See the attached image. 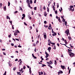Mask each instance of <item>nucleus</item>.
I'll list each match as a JSON object with an SVG mask.
<instances>
[{
  "mask_svg": "<svg viewBox=\"0 0 75 75\" xmlns=\"http://www.w3.org/2000/svg\"><path fill=\"white\" fill-rule=\"evenodd\" d=\"M65 33L67 34V36H68V34H69V30L67 29L66 30H65Z\"/></svg>",
  "mask_w": 75,
  "mask_h": 75,
  "instance_id": "obj_1",
  "label": "nucleus"
},
{
  "mask_svg": "<svg viewBox=\"0 0 75 75\" xmlns=\"http://www.w3.org/2000/svg\"><path fill=\"white\" fill-rule=\"evenodd\" d=\"M69 52V53H70V54L69 53V54L71 57H73V56H74V55H75V54L71 52Z\"/></svg>",
  "mask_w": 75,
  "mask_h": 75,
  "instance_id": "obj_2",
  "label": "nucleus"
},
{
  "mask_svg": "<svg viewBox=\"0 0 75 75\" xmlns=\"http://www.w3.org/2000/svg\"><path fill=\"white\" fill-rule=\"evenodd\" d=\"M48 29L49 30H51V29H52V27H51V24H49V27H48Z\"/></svg>",
  "mask_w": 75,
  "mask_h": 75,
  "instance_id": "obj_3",
  "label": "nucleus"
},
{
  "mask_svg": "<svg viewBox=\"0 0 75 75\" xmlns=\"http://www.w3.org/2000/svg\"><path fill=\"white\" fill-rule=\"evenodd\" d=\"M70 11H72V8H74V6L71 5L70 6Z\"/></svg>",
  "mask_w": 75,
  "mask_h": 75,
  "instance_id": "obj_4",
  "label": "nucleus"
},
{
  "mask_svg": "<svg viewBox=\"0 0 75 75\" xmlns=\"http://www.w3.org/2000/svg\"><path fill=\"white\" fill-rule=\"evenodd\" d=\"M43 35H44V38H45L46 39L47 38V35H46V33H43Z\"/></svg>",
  "mask_w": 75,
  "mask_h": 75,
  "instance_id": "obj_5",
  "label": "nucleus"
},
{
  "mask_svg": "<svg viewBox=\"0 0 75 75\" xmlns=\"http://www.w3.org/2000/svg\"><path fill=\"white\" fill-rule=\"evenodd\" d=\"M61 68H62V69H64V68H65V66H62V65H61Z\"/></svg>",
  "mask_w": 75,
  "mask_h": 75,
  "instance_id": "obj_6",
  "label": "nucleus"
},
{
  "mask_svg": "<svg viewBox=\"0 0 75 75\" xmlns=\"http://www.w3.org/2000/svg\"><path fill=\"white\" fill-rule=\"evenodd\" d=\"M51 49V48L50 47H49L48 48L47 50L50 51Z\"/></svg>",
  "mask_w": 75,
  "mask_h": 75,
  "instance_id": "obj_7",
  "label": "nucleus"
},
{
  "mask_svg": "<svg viewBox=\"0 0 75 75\" xmlns=\"http://www.w3.org/2000/svg\"><path fill=\"white\" fill-rule=\"evenodd\" d=\"M44 13V16H47V12H45Z\"/></svg>",
  "mask_w": 75,
  "mask_h": 75,
  "instance_id": "obj_8",
  "label": "nucleus"
},
{
  "mask_svg": "<svg viewBox=\"0 0 75 75\" xmlns=\"http://www.w3.org/2000/svg\"><path fill=\"white\" fill-rule=\"evenodd\" d=\"M26 2L28 3V4H30V1L29 0H27Z\"/></svg>",
  "mask_w": 75,
  "mask_h": 75,
  "instance_id": "obj_9",
  "label": "nucleus"
},
{
  "mask_svg": "<svg viewBox=\"0 0 75 75\" xmlns=\"http://www.w3.org/2000/svg\"><path fill=\"white\" fill-rule=\"evenodd\" d=\"M46 58H48V55H49V54H46Z\"/></svg>",
  "mask_w": 75,
  "mask_h": 75,
  "instance_id": "obj_10",
  "label": "nucleus"
},
{
  "mask_svg": "<svg viewBox=\"0 0 75 75\" xmlns=\"http://www.w3.org/2000/svg\"><path fill=\"white\" fill-rule=\"evenodd\" d=\"M64 42H65L66 44H68V43L67 42V40H64Z\"/></svg>",
  "mask_w": 75,
  "mask_h": 75,
  "instance_id": "obj_11",
  "label": "nucleus"
},
{
  "mask_svg": "<svg viewBox=\"0 0 75 75\" xmlns=\"http://www.w3.org/2000/svg\"><path fill=\"white\" fill-rule=\"evenodd\" d=\"M16 69V67H15L13 68V70L14 71H15V70Z\"/></svg>",
  "mask_w": 75,
  "mask_h": 75,
  "instance_id": "obj_12",
  "label": "nucleus"
},
{
  "mask_svg": "<svg viewBox=\"0 0 75 75\" xmlns=\"http://www.w3.org/2000/svg\"><path fill=\"white\" fill-rule=\"evenodd\" d=\"M4 8V11H6V6H5Z\"/></svg>",
  "mask_w": 75,
  "mask_h": 75,
  "instance_id": "obj_13",
  "label": "nucleus"
},
{
  "mask_svg": "<svg viewBox=\"0 0 75 75\" xmlns=\"http://www.w3.org/2000/svg\"><path fill=\"white\" fill-rule=\"evenodd\" d=\"M62 21H63V22H65V19H64V18H63L62 20Z\"/></svg>",
  "mask_w": 75,
  "mask_h": 75,
  "instance_id": "obj_14",
  "label": "nucleus"
},
{
  "mask_svg": "<svg viewBox=\"0 0 75 75\" xmlns=\"http://www.w3.org/2000/svg\"><path fill=\"white\" fill-rule=\"evenodd\" d=\"M53 10L54 11H55V6H53Z\"/></svg>",
  "mask_w": 75,
  "mask_h": 75,
  "instance_id": "obj_15",
  "label": "nucleus"
},
{
  "mask_svg": "<svg viewBox=\"0 0 75 75\" xmlns=\"http://www.w3.org/2000/svg\"><path fill=\"white\" fill-rule=\"evenodd\" d=\"M30 4H28V6L29 7H31V6H30Z\"/></svg>",
  "mask_w": 75,
  "mask_h": 75,
  "instance_id": "obj_16",
  "label": "nucleus"
},
{
  "mask_svg": "<svg viewBox=\"0 0 75 75\" xmlns=\"http://www.w3.org/2000/svg\"><path fill=\"white\" fill-rule=\"evenodd\" d=\"M48 66L49 67H50V68H51V69L52 68V66H51L50 65H48Z\"/></svg>",
  "mask_w": 75,
  "mask_h": 75,
  "instance_id": "obj_17",
  "label": "nucleus"
},
{
  "mask_svg": "<svg viewBox=\"0 0 75 75\" xmlns=\"http://www.w3.org/2000/svg\"><path fill=\"white\" fill-rule=\"evenodd\" d=\"M21 64H22V61H21L19 63V65H21Z\"/></svg>",
  "mask_w": 75,
  "mask_h": 75,
  "instance_id": "obj_18",
  "label": "nucleus"
},
{
  "mask_svg": "<svg viewBox=\"0 0 75 75\" xmlns=\"http://www.w3.org/2000/svg\"><path fill=\"white\" fill-rule=\"evenodd\" d=\"M68 39H69V40H71V38L70 36H69L68 38Z\"/></svg>",
  "mask_w": 75,
  "mask_h": 75,
  "instance_id": "obj_19",
  "label": "nucleus"
},
{
  "mask_svg": "<svg viewBox=\"0 0 75 75\" xmlns=\"http://www.w3.org/2000/svg\"><path fill=\"white\" fill-rule=\"evenodd\" d=\"M30 4H32L33 3V1H32V0H30Z\"/></svg>",
  "mask_w": 75,
  "mask_h": 75,
  "instance_id": "obj_20",
  "label": "nucleus"
},
{
  "mask_svg": "<svg viewBox=\"0 0 75 75\" xmlns=\"http://www.w3.org/2000/svg\"><path fill=\"white\" fill-rule=\"evenodd\" d=\"M17 31H16V32L14 33V35H17Z\"/></svg>",
  "mask_w": 75,
  "mask_h": 75,
  "instance_id": "obj_21",
  "label": "nucleus"
},
{
  "mask_svg": "<svg viewBox=\"0 0 75 75\" xmlns=\"http://www.w3.org/2000/svg\"><path fill=\"white\" fill-rule=\"evenodd\" d=\"M8 6H10V2L8 1Z\"/></svg>",
  "mask_w": 75,
  "mask_h": 75,
  "instance_id": "obj_22",
  "label": "nucleus"
},
{
  "mask_svg": "<svg viewBox=\"0 0 75 75\" xmlns=\"http://www.w3.org/2000/svg\"><path fill=\"white\" fill-rule=\"evenodd\" d=\"M19 8H20V10H21V11H22L23 10L22 8H21V6H20Z\"/></svg>",
  "mask_w": 75,
  "mask_h": 75,
  "instance_id": "obj_23",
  "label": "nucleus"
},
{
  "mask_svg": "<svg viewBox=\"0 0 75 75\" xmlns=\"http://www.w3.org/2000/svg\"><path fill=\"white\" fill-rule=\"evenodd\" d=\"M54 64L55 65L57 64V61H56L55 60H54Z\"/></svg>",
  "mask_w": 75,
  "mask_h": 75,
  "instance_id": "obj_24",
  "label": "nucleus"
},
{
  "mask_svg": "<svg viewBox=\"0 0 75 75\" xmlns=\"http://www.w3.org/2000/svg\"><path fill=\"white\" fill-rule=\"evenodd\" d=\"M11 34H10V35H8V37H9V38H11Z\"/></svg>",
  "mask_w": 75,
  "mask_h": 75,
  "instance_id": "obj_25",
  "label": "nucleus"
},
{
  "mask_svg": "<svg viewBox=\"0 0 75 75\" xmlns=\"http://www.w3.org/2000/svg\"><path fill=\"white\" fill-rule=\"evenodd\" d=\"M47 11L48 12V13H49V7H47Z\"/></svg>",
  "mask_w": 75,
  "mask_h": 75,
  "instance_id": "obj_26",
  "label": "nucleus"
},
{
  "mask_svg": "<svg viewBox=\"0 0 75 75\" xmlns=\"http://www.w3.org/2000/svg\"><path fill=\"white\" fill-rule=\"evenodd\" d=\"M22 16L23 17H25V15L24 14H23Z\"/></svg>",
  "mask_w": 75,
  "mask_h": 75,
  "instance_id": "obj_27",
  "label": "nucleus"
},
{
  "mask_svg": "<svg viewBox=\"0 0 75 75\" xmlns=\"http://www.w3.org/2000/svg\"><path fill=\"white\" fill-rule=\"evenodd\" d=\"M55 14H57V13H58V11H55Z\"/></svg>",
  "mask_w": 75,
  "mask_h": 75,
  "instance_id": "obj_28",
  "label": "nucleus"
},
{
  "mask_svg": "<svg viewBox=\"0 0 75 75\" xmlns=\"http://www.w3.org/2000/svg\"><path fill=\"white\" fill-rule=\"evenodd\" d=\"M68 51H70V52H72V51L71 50L68 49Z\"/></svg>",
  "mask_w": 75,
  "mask_h": 75,
  "instance_id": "obj_29",
  "label": "nucleus"
},
{
  "mask_svg": "<svg viewBox=\"0 0 75 75\" xmlns=\"http://www.w3.org/2000/svg\"><path fill=\"white\" fill-rule=\"evenodd\" d=\"M65 25H67V21H65Z\"/></svg>",
  "mask_w": 75,
  "mask_h": 75,
  "instance_id": "obj_30",
  "label": "nucleus"
},
{
  "mask_svg": "<svg viewBox=\"0 0 75 75\" xmlns=\"http://www.w3.org/2000/svg\"><path fill=\"white\" fill-rule=\"evenodd\" d=\"M23 69L22 68L21 69V70H19V71H20V72H21V71H23Z\"/></svg>",
  "mask_w": 75,
  "mask_h": 75,
  "instance_id": "obj_31",
  "label": "nucleus"
},
{
  "mask_svg": "<svg viewBox=\"0 0 75 75\" xmlns=\"http://www.w3.org/2000/svg\"><path fill=\"white\" fill-rule=\"evenodd\" d=\"M17 33H20V31H19L18 30H17L16 32H17Z\"/></svg>",
  "mask_w": 75,
  "mask_h": 75,
  "instance_id": "obj_32",
  "label": "nucleus"
},
{
  "mask_svg": "<svg viewBox=\"0 0 75 75\" xmlns=\"http://www.w3.org/2000/svg\"><path fill=\"white\" fill-rule=\"evenodd\" d=\"M47 21H44V24H47Z\"/></svg>",
  "mask_w": 75,
  "mask_h": 75,
  "instance_id": "obj_33",
  "label": "nucleus"
},
{
  "mask_svg": "<svg viewBox=\"0 0 75 75\" xmlns=\"http://www.w3.org/2000/svg\"><path fill=\"white\" fill-rule=\"evenodd\" d=\"M51 44H52V45H55V43H51Z\"/></svg>",
  "mask_w": 75,
  "mask_h": 75,
  "instance_id": "obj_34",
  "label": "nucleus"
},
{
  "mask_svg": "<svg viewBox=\"0 0 75 75\" xmlns=\"http://www.w3.org/2000/svg\"><path fill=\"white\" fill-rule=\"evenodd\" d=\"M46 67V65H45L44 64H42V67Z\"/></svg>",
  "mask_w": 75,
  "mask_h": 75,
  "instance_id": "obj_35",
  "label": "nucleus"
},
{
  "mask_svg": "<svg viewBox=\"0 0 75 75\" xmlns=\"http://www.w3.org/2000/svg\"><path fill=\"white\" fill-rule=\"evenodd\" d=\"M34 10H37V7H35L34 8Z\"/></svg>",
  "mask_w": 75,
  "mask_h": 75,
  "instance_id": "obj_36",
  "label": "nucleus"
},
{
  "mask_svg": "<svg viewBox=\"0 0 75 75\" xmlns=\"http://www.w3.org/2000/svg\"><path fill=\"white\" fill-rule=\"evenodd\" d=\"M59 71H60V74H62L63 73V72L62 71L60 70Z\"/></svg>",
  "mask_w": 75,
  "mask_h": 75,
  "instance_id": "obj_37",
  "label": "nucleus"
},
{
  "mask_svg": "<svg viewBox=\"0 0 75 75\" xmlns=\"http://www.w3.org/2000/svg\"><path fill=\"white\" fill-rule=\"evenodd\" d=\"M44 27H46V28H47V27H48V25H44Z\"/></svg>",
  "mask_w": 75,
  "mask_h": 75,
  "instance_id": "obj_38",
  "label": "nucleus"
},
{
  "mask_svg": "<svg viewBox=\"0 0 75 75\" xmlns=\"http://www.w3.org/2000/svg\"><path fill=\"white\" fill-rule=\"evenodd\" d=\"M15 40H16L17 41H19V39H18L16 38Z\"/></svg>",
  "mask_w": 75,
  "mask_h": 75,
  "instance_id": "obj_39",
  "label": "nucleus"
},
{
  "mask_svg": "<svg viewBox=\"0 0 75 75\" xmlns=\"http://www.w3.org/2000/svg\"><path fill=\"white\" fill-rule=\"evenodd\" d=\"M23 69H25V66H24L23 67Z\"/></svg>",
  "mask_w": 75,
  "mask_h": 75,
  "instance_id": "obj_40",
  "label": "nucleus"
},
{
  "mask_svg": "<svg viewBox=\"0 0 75 75\" xmlns=\"http://www.w3.org/2000/svg\"><path fill=\"white\" fill-rule=\"evenodd\" d=\"M12 29H13V30H14V25H12Z\"/></svg>",
  "mask_w": 75,
  "mask_h": 75,
  "instance_id": "obj_41",
  "label": "nucleus"
},
{
  "mask_svg": "<svg viewBox=\"0 0 75 75\" xmlns=\"http://www.w3.org/2000/svg\"><path fill=\"white\" fill-rule=\"evenodd\" d=\"M3 75H6V71H5V73L3 74Z\"/></svg>",
  "mask_w": 75,
  "mask_h": 75,
  "instance_id": "obj_42",
  "label": "nucleus"
},
{
  "mask_svg": "<svg viewBox=\"0 0 75 75\" xmlns=\"http://www.w3.org/2000/svg\"><path fill=\"white\" fill-rule=\"evenodd\" d=\"M9 18L10 17H9V16H6V18H7V19H8V18Z\"/></svg>",
  "mask_w": 75,
  "mask_h": 75,
  "instance_id": "obj_43",
  "label": "nucleus"
},
{
  "mask_svg": "<svg viewBox=\"0 0 75 75\" xmlns=\"http://www.w3.org/2000/svg\"><path fill=\"white\" fill-rule=\"evenodd\" d=\"M8 64H9V67H11V64H10V63H9Z\"/></svg>",
  "mask_w": 75,
  "mask_h": 75,
  "instance_id": "obj_44",
  "label": "nucleus"
},
{
  "mask_svg": "<svg viewBox=\"0 0 75 75\" xmlns=\"http://www.w3.org/2000/svg\"><path fill=\"white\" fill-rule=\"evenodd\" d=\"M13 40V41H14V42H16V40H15V39H14V38H12Z\"/></svg>",
  "mask_w": 75,
  "mask_h": 75,
  "instance_id": "obj_45",
  "label": "nucleus"
},
{
  "mask_svg": "<svg viewBox=\"0 0 75 75\" xmlns=\"http://www.w3.org/2000/svg\"><path fill=\"white\" fill-rule=\"evenodd\" d=\"M71 72V69H70L69 70V74H70V72Z\"/></svg>",
  "mask_w": 75,
  "mask_h": 75,
  "instance_id": "obj_46",
  "label": "nucleus"
},
{
  "mask_svg": "<svg viewBox=\"0 0 75 75\" xmlns=\"http://www.w3.org/2000/svg\"><path fill=\"white\" fill-rule=\"evenodd\" d=\"M24 24L25 25H27V24L25 22H24Z\"/></svg>",
  "mask_w": 75,
  "mask_h": 75,
  "instance_id": "obj_47",
  "label": "nucleus"
},
{
  "mask_svg": "<svg viewBox=\"0 0 75 75\" xmlns=\"http://www.w3.org/2000/svg\"><path fill=\"white\" fill-rule=\"evenodd\" d=\"M39 42V41L37 40L36 42V44H37V43H38Z\"/></svg>",
  "mask_w": 75,
  "mask_h": 75,
  "instance_id": "obj_48",
  "label": "nucleus"
},
{
  "mask_svg": "<svg viewBox=\"0 0 75 75\" xmlns=\"http://www.w3.org/2000/svg\"><path fill=\"white\" fill-rule=\"evenodd\" d=\"M40 38V35H39L38 37V38Z\"/></svg>",
  "mask_w": 75,
  "mask_h": 75,
  "instance_id": "obj_49",
  "label": "nucleus"
},
{
  "mask_svg": "<svg viewBox=\"0 0 75 75\" xmlns=\"http://www.w3.org/2000/svg\"><path fill=\"white\" fill-rule=\"evenodd\" d=\"M29 72L30 73V74H31V70H29Z\"/></svg>",
  "mask_w": 75,
  "mask_h": 75,
  "instance_id": "obj_50",
  "label": "nucleus"
},
{
  "mask_svg": "<svg viewBox=\"0 0 75 75\" xmlns=\"http://www.w3.org/2000/svg\"><path fill=\"white\" fill-rule=\"evenodd\" d=\"M18 47H19V48H21V47H21V45H19L18 46Z\"/></svg>",
  "mask_w": 75,
  "mask_h": 75,
  "instance_id": "obj_51",
  "label": "nucleus"
},
{
  "mask_svg": "<svg viewBox=\"0 0 75 75\" xmlns=\"http://www.w3.org/2000/svg\"><path fill=\"white\" fill-rule=\"evenodd\" d=\"M3 54L4 55H6V53H5L3 52Z\"/></svg>",
  "mask_w": 75,
  "mask_h": 75,
  "instance_id": "obj_52",
  "label": "nucleus"
},
{
  "mask_svg": "<svg viewBox=\"0 0 75 75\" xmlns=\"http://www.w3.org/2000/svg\"><path fill=\"white\" fill-rule=\"evenodd\" d=\"M61 17L62 18H63V19L64 18V16H62H62H61Z\"/></svg>",
  "mask_w": 75,
  "mask_h": 75,
  "instance_id": "obj_53",
  "label": "nucleus"
},
{
  "mask_svg": "<svg viewBox=\"0 0 75 75\" xmlns=\"http://www.w3.org/2000/svg\"><path fill=\"white\" fill-rule=\"evenodd\" d=\"M11 45H12V46H14V44L13 43H11Z\"/></svg>",
  "mask_w": 75,
  "mask_h": 75,
  "instance_id": "obj_54",
  "label": "nucleus"
},
{
  "mask_svg": "<svg viewBox=\"0 0 75 75\" xmlns=\"http://www.w3.org/2000/svg\"><path fill=\"white\" fill-rule=\"evenodd\" d=\"M43 72L42 71H41V75H42L43 74Z\"/></svg>",
  "mask_w": 75,
  "mask_h": 75,
  "instance_id": "obj_55",
  "label": "nucleus"
},
{
  "mask_svg": "<svg viewBox=\"0 0 75 75\" xmlns=\"http://www.w3.org/2000/svg\"><path fill=\"white\" fill-rule=\"evenodd\" d=\"M2 51H5L6 50L5 49H2Z\"/></svg>",
  "mask_w": 75,
  "mask_h": 75,
  "instance_id": "obj_56",
  "label": "nucleus"
},
{
  "mask_svg": "<svg viewBox=\"0 0 75 75\" xmlns=\"http://www.w3.org/2000/svg\"><path fill=\"white\" fill-rule=\"evenodd\" d=\"M43 9H44V10H45V6H44Z\"/></svg>",
  "mask_w": 75,
  "mask_h": 75,
  "instance_id": "obj_57",
  "label": "nucleus"
},
{
  "mask_svg": "<svg viewBox=\"0 0 75 75\" xmlns=\"http://www.w3.org/2000/svg\"><path fill=\"white\" fill-rule=\"evenodd\" d=\"M57 46H58V47H59V43H57Z\"/></svg>",
  "mask_w": 75,
  "mask_h": 75,
  "instance_id": "obj_58",
  "label": "nucleus"
},
{
  "mask_svg": "<svg viewBox=\"0 0 75 75\" xmlns=\"http://www.w3.org/2000/svg\"><path fill=\"white\" fill-rule=\"evenodd\" d=\"M33 46H35V43H34L33 44Z\"/></svg>",
  "mask_w": 75,
  "mask_h": 75,
  "instance_id": "obj_59",
  "label": "nucleus"
},
{
  "mask_svg": "<svg viewBox=\"0 0 75 75\" xmlns=\"http://www.w3.org/2000/svg\"><path fill=\"white\" fill-rule=\"evenodd\" d=\"M54 35H57V33H56L55 32H54Z\"/></svg>",
  "mask_w": 75,
  "mask_h": 75,
  "instance_id": "obj_60",
  "label": "nucleus"
},
{
  "mask_svg": "<svg viewBox=\"0 0 75 75\" xmlns=\"http://www.w3.org/2000/svg\"><path fill=\"white\" fill-rule=\"evenodd\" d=\"M32 15H34V13L33 12V11H32Z\"/></svg>",
  "mask_w": 75,
  "mask_h": 75,
  "instance_id": "obj_61",
  "label": "nucleus"
},
{
  "mask_svg": "<svg viewBox=\"0 0 75 75\" xmlns=\"http://www.w3.org/2000/svg\"><path fill=\"white\" fill-rule=\"evenodd\" d=\"M32 56L33 57H34L35 56H34V54H32Z\"/></svg>",
  "mask_w": 75,
  "mask_h": 75,
  "instance_id": "obj_62",
  "label": "nucleus"
},
{
  "mask_svg": "<svg viewBox=\"0 0 75 75\" xmlns=\"http://www.w3.org/2000/svg\"><path fill=\"white\" fill-rule=\"evenodd\" d=\"M30 28L31 29V30H32V26H31L30 27Z\"/></svg>",
  "mask_w": 75,
  "mask_h": 75,
  "instance_id": "obj_63",
  "label": "nucleus"
},
{
  "mask_svg": "<svg viewBox=\"0 0 75 75\" xmlns=\"http://www.w3.org/2000/svg\"><path fill=\"white\" fill-rule=\"evenodd\" d=\"M9 23H12V21H9Z\"/></svg>",
  "mask_w": 75,
  "mask_h": 75,
  "instance_id": "obj_64",
  "label": "nucleus"
}]
</instances>
